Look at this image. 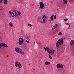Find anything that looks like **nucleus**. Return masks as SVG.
<instances>
[{
  "label": "nucleus",
  "mask_w": 74,
  "mask_h": 74,
  "mask_svg": "<svg viewBox=\"0 0 74 74\" xmlns=\"http://www.w3.org/2000/svg\"><path fill=\"white\" fill-rule=\"evenodd\" d=\"M63 43V39L62 38L59 39L56 42V47L58 48V47H60V46L62 45Z\"/></svg>",
  "instance_id": "nucleus-1"
},
{
  "label": "nucleus",
  "mask_w": 74,
  "mask_h": 74,
  "mask_svg": "<svg viewBox=\"0 0 74 74\" xmlns=\"http://www.w3.org/2000/svg\"><path fill=\"white\" fill-rule=\"evenodd\" d=\"M23 42H24V40L22 38H20L18 39V44L19 45H22L23 44Z\"/></svg>",
  "instance_id": "nucleus-2"
},
{
  "label": "nucleus",
  "mask_w": 74,
  "mask_h": 74,
  "mask_svg": "<svg viewBox=\"0 0 74 74\" xmlns=\"http://www.w3.org/2000/svg\"><path fill=\"white\" fill-rule=\"evenodd\" d=\"M39 4L40 5V8L41 9H44L45 8V6H44V4H43V2H40Z\"/></svg>",
  "instance_id": "nucleus-3"
},
{
  "label": "nucleus",
  "mask_w": 74,
  "mask_h": 74,
  "mask_svg": "<svg viewBox=\"0 0 74 74\" xmlns=\"http://www.w3.org/2000/svg\"><path fill=\"white\" fill-rule=\"evenodd\" d=\"M57 69H63V65L62 64H58L57 65Z\"/></svg>",
  "instance_id": "nucleus-4"
},
{
  "label": "nucleus",
  "mask_w": 74,
  "mask_h": 74,
  "mask_svg": "<svg viewBox=\"0 0 74 74\" xmlns=\"http://www.w3.org/2000/svg\"><path fill=\"white\" fill-rule=\"evenodd\" d=\"M15 50L16 52H17V53H20V52H21V49L18 47H16L15 48Z\"/></svg>",
  "instance_id": "nucleus-5"
},
{
  "label": "nucleus",
  "mask_w": 74,
  "mask_h": 74,
  "mask_svg": "<svg viewBox=\"0 0 74 74\" xmlns=\"http://www.w3.org/2000/svg\"><path fill=\"white\" fill-rule=\"evenodd\" d=\"M38 21L39 22H40V23H42V18L40 16L38 17Z\"/></svg>",
  "instance_id": "nucleus-6"
},
{
  "label": "nucleus",
  "mask_w": 74,
  "mask_h": 74,
  "mask_svg": "<svg viewBox=\"0 0 74 74\" xmlns=\"http://www.w3.org/2000/svg\"><path fill=\"white\" fill-rule=\"evenodd\" d=\"M55 53V51L51 49L49 52V53L50 55H52V54H54Z\"/></svg>",
  "instance_id": "nucleus-7"
},
{
  "label": "nucleus",
  "mask_w": 74,
  "mask_h": 74,
  "mask_svg": "<svg viewBox=\"0 0 74 74\" xmlns=\"http://www.w3.org/2000/svg\"><path fill=\"white\" fill-rule=\"evenodd\" d=\"M1 43L2 44V47H5L6 48H7V47H8V46H7V44L3 43Z\"/></svg>",
  "instance_id": "nucleus-8"
},
{
  "label": "nucleus",
  "mask_w": 74,
  "mask_h": 74,
  "mask_svg": "<svg viewBox=\"0 0 74 74\" xmlns=\"http://www.w3.org/2000/svg\"><path fill=\"white\" fill-rule=\"evenodd\" d=\"M70 45L71 46L74 45V40H72L71 41L70 43Z\"/></svg>",
  "instance_id": "nucleus-9"
},
{
  "label": "nucleus",
  "mask_w": 74,
  "mask_h": 74,
  "mask_svg": "<svg viewBox=\"0 0 74 74\" xmlns=\"http://www.w3.org/2000/svg\"><path fill=\"white\" fill-rule=\"evenodd\" d=\"M12 12L14 13H15V16H16V15H17V13H18V11L15 10H14Z\"/></svg>",
  "instance_id": "nucleus-10"
},
{
  "label": "nucleus",
  "mask_w": 74,
  "mask_h": 74,
  "mask_svg": "<svg viewBox=\"0 0 74 74\" xmlns=\"http://www.w3.org/2000/svg\"><path fill=\"white\" fill-rule=\"evenodd\" d=\"M58 27V24H56L55 25H54L53 27H52V29L53 30H54V29H56V27Z\"/></svg>",
  "instance_id": "nucleus-11"
},
{
  "label": "nucleus",
  "mask_w": 74,
  "mask_h": 74,
  "mask_svg": "<svg viewBox=\"0 0 74 74\" xmlns=\"http://www.w3.org/2000/svg\"><path fill=\"white\" fill-rule=\"evenodd\" d=\"M45 65H48V64H51V63L49 62L46 61L45 62Z\"/></svg>",
  "instance_id": "nucleus-12"
},
{
  "label": "nucleus",
  "mask_w": 74,
  "mask_h": 74,
  "mask_svg": "<svg viewBox=\"0 0 74 74\" xmlns=\"http://www.w3.org/2000/svg\"><path fill=\"white\" fill-rule=\"evenodd\" d=\"M20 63L19 62H16L15 63V66H16V67H18L19 66V64Z\"/></svg>",
  "instance_id": "nucleus-13"
},
{
  "label": "nucleus",
  "mask_w": 74,
  "mask_h": 74,
  "mask_svg": "<svg viewBox=\"0 0 74 74\" xmlns=\"http://www.w3.org/2000/svg\"><path fill=\"white\" fill-rule=\"evenodd\" d=\"M9 26L10 27H12L13 26V23L11 22H10L9 23Z\"/></svg>",
  "instance_id": "nucleus-14"
},
{
  "label": "nucleus",
  "mask_w": 74,
  "mask_h": 74,
  "mask_svg": "<svg viewBox=\"0 0 74 74\" xmlns=\"http://www.w3.org/2000/svg\"><path fill=\"white\" fill-rule=\"evenodd\" d=\"M11 16L12 17H14V16H15V15L14 13L13 12H12L11 14Z\"/></svg>",
  "instance_id": "nucleus-15"
},
{
  "label": "nucleus",
  "mask_w": 74,
  "mask_h": 74,
  "mask_svg": "<svg viewBox=\"0 0 74 74\" xmlns=\"http://www.w3.org/2000/svg\"><path fill=\"white\" fill-rule=\"evenodd\" d=\"M20 53H21V55H23L24 54H25V53H24L23 51L21 50L20 51Z\"/></svg>",
  "instance_id": "nucleus-16"
},
{
  "label": "nucleus",
  "mask_w": 74,
  "mask_h": 74,
  "mask_svg": "<svg viewBox=\"0 0 74 74\" xmlns=\"http://www.w3.org/2000/svg\"><path fill=\"white\" fill-rule=\"evenodd\" d=\"M3 3L4 4H7V0H4Z\"/></svg>",
  "instance_id": "nucleus-17"
},
{
  "label": "nucleus",
  "mask_w": 74,
  "mask_h": 74,
  "mask_svg": "<svg viewBox=\"0 0 74 74\" xmlns=\"http://www.w3.org/2000/svg\"><path fill=\"white\" fill-rule=\"evenodd\" d=\"M67 2H68L67 0H66L65 1H63L64 4H67Z\"/></svg>",
  "instance_id": "nucleus-18"
},
{
  "label": "nucleus",
  "mask_w": 74,
  "mask_h": 74,
  "mask_svg": "<svg viewBox=\"0 0 74 74\" xmlns=\"http://www.w3.org/2000/svg\"><path fill=\"white\" fill-rule=\"evenodd\" d=\"M21 14V12H19L18 11L17 12V15H16V16H18V15H20Z\"/></svg>",
  "instance_id": "nucleus-19"
},
{
  "label": "nucleus",
  "mask_w": 74,
  "mask_h": 74,
  "mask_svg": "<svg viewBox=\"0 0 74 74\" xmlns=\"http://www.w3.org/2000/svg\"><path fill=\"white\" fill-rule=\"evenodd\" d=\"M46 51L47 52H49V51H50L49 48L48 47H46Z\"/></svg>",
  "instance_id": "nucleus-20"
},
{
  "label": "nucleus",
  "mask_w": 74,
  "mask_h": 74,
  "mask_svg": "<svg viewBox=\"0 0 74 74\" xmlns=\"http://www.w3.org/2000/svg\"><path fill=\"white\" fill-rule=\"evenodd\" d=\"M22 66L21 65V63H20L18 64V67H19V68H22Z\"/></svg>",
  "instance_id": "nucleus-21"
},
{
  "label": "nucleus",
  "mask_w": 74,
  "mask_h": 74,
  "mask_svg": "<svg viewBox=\"0 0 74 74\" xmlns=\"http://www.w3.org/2000/svg\"><path fill=\"white\" fill-rule=\"evenodd\" d=\"M25 38H26V39H27V40H28L29 41V40H30V38L28 36H26L25 37Z\"/></svg>",
  "instance_id": "nucleus-22"
},
{
  "label": "nucleus",
  "mask_w": 74,
  "mask_h": 74,
  "mask_svg": "<svg viewBox=\"0 0 74 74\" xmlns=\"http://www.w3.org/2000/svg\"><path fill=\"white\" fill-rule=\"evenodd\" d=\"M4 10V8L1 6H0V10Z\"/></svg>",
  "instance_id": "nucleus-23"
},
{
  "label": "nucleus",
  "mask_w": 74,
  "mask_h": 74,
  "mask_svg": "<svg viewBox=\"0 0 74 74\" xmlns=\"http://www.w3.org/2000/svg\"><path fill=\"white\" fill-rule=\"evenodd\" d=\"M43 18H44V19H45L46 18V19H48V17H46V16L45 15H44L43 16Z\"/></svg>",
  "instance_id": "nucleus-24"
},
{
  "label": "nucleus",
  "mask_w": 74,
  "mask_h": 74,
  "mask_svg": "<svg viewBox=\"0 0 74 74\" xmlns=\"http://www.w3.org/2000/svg\"><path fill=\"white\" fill-rule=\"evenodd\" d=\"M50 19L51 21H53V17L52 16H51L50 17Z\"/></svg>",
  "instance_id": "nucleus-25"
},
{
  "label": "nucleus",
  "mask_w": 74,
  "mask_h": 74,
  "mask_svg": "<svg viewBox=\"0 0 74 74\" xmlns=\"http://www.w3.org/2000/svg\"><path fill=\"white\" fill-rule=\"evenodd\" d=\"M49 57L50 59H52V58L51 57V55H49Z\"/></svg>",
  "instance_id": "nucleus-26"
},
{
  "label": "nucleus",
  "mask_w": 74,
  "mask_h": 74,
  "mask_svg": "<svg viewBox=\"0 0 74 74\" xmlns=\"http://www.w3.org/2000/svg\"><path fill=\"white\" fill-rule=\"evenodd\" d=\"M28 25L29 27H32V24H31L28 23Z\"/></svg>",
  "instance_id": "nucleus-27"
},
{
  "label": "nucleus",
  "mask_w": 74,
  "mask_h": 74,
  "mask_svg": "<svg viewBox=\"0 0 74 74\" xmlns=\"http://www.w3.org/2000/svg\"><path fill=\"white\" fill-rule=\"evenodd\" d=\"M62 33L61 32H59V34H58V36H60V35H62Z\"/></svg>",
  "instance_id": "nucleus-28"
},
{
  "label": "nucleus",
  "mask_w": 74,
  "mask_h": 74,
  "mask_svg": "<svg viewBox=\"0 0 74 74\" xmlns=\"http://www.w3.org/2000/svg\"><path fill=\"white\" fill-rule=\"evenodd\" d=\"M65 24H66V25H69V27L68 28V29H69L70 28V24H69V23H65Z\"/></svg>",
  "instance_id": "nucleus-29"
},
{
  "label": "nucleus",
  "mask_w": 74,
  "mask_h": 74,
  "mask_svg": "<svg viewBox=\"0 0 74 74\" xmlns=\"http://www.w3.org/2000/svg\"><path fill=\"white\" fill-rule=\"evenodd\" d=\"M64 20L65 21V22H66V21H68V18H65L64 19Z\"/></svg>",
  "instance_id": "nucleus-30"
},
{
  "label": "nucleus",
  "mask_w": 74,
  "mask_h": 74,
  "mask_svg": "<svg viewBox=\"0 0 74 74\" xmlns=\"http://www.w3.org/2000/svg\"><path fill=\"white\" fill-rule=\"evenodd\" d=\"M45 18H44L43 19V23H45Z\"/></svg>",
  "instance_id": "nucleus-31"
},
{
  "label": "nucleus",
  "mask_w": 74,
  "mask_h": 74,
  "mask_svg": "<svg viewBox=\"0 0 74 74\" xmlns=\"http://www.w3.org/2000/svg\"><path fill=\"white\" fill-rule=\"evenodd\" d=\"M26 41L27 42V44H29V41H27V40H26Z\"/></svg>",
  "instance_id": "nucleus-32"
},
{
  "label": "nucleus",
  "mask_w": 74,
  "mask_h": 74,
  "mask_svg": "<svg viewBox=\"0 0 74 74\" xmlns=\"http://www.w3.org/2000/svg\"><path fill=\"white\" fill-rule=\"evenodd\" d=\"M56 15H55L54 16V19H56Z\"/></svg>",
  "instance_id": "nucleus-33"
},
{
  "label": "nucleus",
  "mask_w": 74,
  "mask_h": 74,
  "mask_svg": "<svg viewBox=\"0 0 74 74\" xmlns=\"http://www.w3.org/2000/svg\"><path fill=\"white\" fill-rule=\"evenodd\" d=\"M64 49L62 48L61 49V51H62V52H63V51H64Z\"/></svg>",
  "instance_id": "nucleus-34"
},
{
  "label": "nucleus",
  "mask_w": 74,
  "mask_h": 74,
  "mask_svg": "<svg viewBox=\"0 0 74 74\" xmlns=\"http://www.w3.org/2000/svg\"><path fill=\"white\" fill-rule=\"evenodd\" d=\"M44 48L45 51H47V47L46 48L45 47H44Z\"/></svg>",
  "instance_id": "nucleus-35"
},
{
  "label": "nucleus",
  "mask_w": 74,
  "mask_h": 74,
  "mask_svg": "<svg viewBox=\"0 0 74 74\" xmlns=\"http://www.w3.org/2000/svg\"><path fill=\"white\" fill-rule=\"evenodd\" d=\"M9 14H12V13L11 12V10L9 12Z\"/></svg>",
  "instance_id": "nucleus-36"
},
{
  "label": "nucleus",
  "mask_w": 74,
  "mask_h": 74,
  "mask_svg": "<svg viewBox=\"0 0 74 74\" xmlns=\"http://www.w3.org/2000/svg\"><path fill=\"white\" fill-rule=\"evenodd\" d=\"M3 1V0H0V3H1L2 2V1Z\"/></svg>",
  "instance_id": "nucleus-37"
},
{
  "label": "nucleus",
  "mask_w": 74,
  "mask_h": 74,
  "mask_svg": "<svg viewBox=\"0 0 74 74\" xmlns=\"http://www.w3.org/2000/svg\"><path fill=\"white\" fill-rule=\"evenodd\" d=\"M33 70H34V71H35V69H34V68H33Z\"/></svg>",
  "instance_id": "nucleus-38"
},
{
  "label": "nucleus",
  "mask_w": 74,
  "mask_h": 74,
  "mask_svg": "<svg viewBox=\"0 0 74 74\" xmlns=\"http://www.w3.org/2000/svg\"><path fill=\"white\" fill-rule=\"evenodd\" d=\"M49 23H51V21H50L49 22Z\"/></svg>",
  "instance_id": "nucleus-39"
},
{
  "label": "nucleus",
  "mask_w": 74,
  "mask_h": 74,
  "mask_svg": "<svg viewBox=\"0 0 74 74\" xmlns=\"http://www.w3.org/2000/svg\"><path fill=\"white\" fill-rule=\"evenodd\" d=\"M54 16V15H53L51 16H52L53 17Z\"/></svg>",
  "instance_id": "nucleus-40"
},
{
  "label": "nucleus",
  "mask_w": 74,
  "mask_h": 74,
  "mask_svg": "<svg viewBox=\"0 0 74 74\" xmlns=\"http://www.w3.org/2000/svg\"><path fill=\"white\" fill-rule=\"evenodd\" d=\"M8 56H8V55L7 56V57H8Z\"/></svg>",
  "instance_id": "nucleus-41"
},
{
  "label": "nucleus",
  "mask_w": 74,
  "mask_h": 74,
  "mask_svg": "<svg viewBox=\"0 0 74 74\" xmlns=\"http://www.w3.org/2000/svg\"><path fill=\"white\" fill-rule=\"evenodd\" d=\"M33 5H34V4H33L32 5V6H33Z\"/></svg>",
  "instance_id": "nucleus-42"
},
{
  "label": "nucleus",
  "mask_w": 74,
  "mask_h": 74,
  "mask_svg": "<svg viewBox=\"0 0 74 74\" xmlns=\"http://www.w3.org/2000/svg\"><path fill=\"white\" fill-rule=\"evenodd\" d=\"M36 16L37 17V15H36Z\"/></svg>",
  "instance_id": "nucleus-43"
},
{
  "label": "nucleus",
  "mask_w": 74,
  "mask_h": 74,
  "mask_svg": "<svg viewBox=\"0 0 74 74\" xmlns=\"http://www.w3.org/2000/svg\"><path fill=\"white\" fill-rule=\"evenodd\" d=\"M34 44H35V42H34Z\"/></svg>",
  "instance_id": "nucleus-44"
}]
</instances>
